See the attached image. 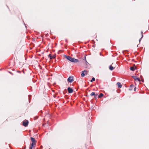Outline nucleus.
Returning a JSON list of instances; mask_svg holds the SVG:
<instances>
[{
	"instance_id": "7ed1b4c3",
	"label": "nucleus",
	"mask_w": 149,
	"mask_h": 149,
	"mask_svg": "<svg viewBox=\"0 0 149 149\" xmlns=\"http://www.w3.org/2000/svg\"><path fill=\"white\" fill-rule=\"evenodd\" d=\"M85 74H87V72L86 70H84L81 72V76L82 77H84L85 76Z\"/></svg>"
},
{
	"instance_id": "6e6552de",
	"label": "nucleus",
	"mask_w": 149,
	"mask_h": 149,
	"mask_svg": "<svg viewBox=\"0 0 149 149\" xmlns=\"http://www.w3.org/2000/svg\"><path fill=\"white\" fill-rule=\"evenodd\" d=\"M36 143H32L30 145V146L29 148V149H32L33 147H34V146L36 145Z\"/></svg>"
},
{
	"instance_id": "39448f33",
	"label": "nucleus",
	"mask_w": 149,
	"mask_h": 149,
	"mask_svg": "<svg viewBox=\"0 0 149 149\" xmlns=\"http://www.w3.org/2000/svg\"><path fill=\"white\" fill-rule=\"evenodd\" d=\"M48 57L50 58V59L51 60L53 58H56V56L55 55H54L52 56L51 54H49L48 55Z\"/></svg>"
},
{
	"instance_id": "2eb2a0df",
	"label": "nucleus",
	"mask_w": 149,
	"mask_h": 149,
	"mask_svg": "<svg viewBox=\"0 0 149 149\" xmlns=\"http://www.w3.org/2000/svg\"><path fill=\"white\" fill-rule=\"evenodd\" d=\"M95 80V78L94 77H93L92 79L91 80V82H92L93 81H94Z\"/></svg>"
},
{
	"instance_id": "5701e85b",
	"label": "nucleus",
	"mask_w": 149,
	"mask_h": 149,
	"mask_svg": "<svg viewBox=\"0 0 149 149\" xmlns=\"http://www.w3.org/2000/svg\"><path fill=\"white\" fill-rule=\"evenodd\" d=\"M100 55H101V53H100Z\"/></svg>"
},
{
	"instance_id": "f03ea898",
	"label": "nucleus",
	"mask_w": 149,
	"mask_h": 149,
	"mask_svg": "<svg viewBox=\"0 0 149 149\" xmlns=\"http://www.w3.org/2000/svg\"><path fill=\"white\" fill-rule=\"evenodd\" d=\"M67 81L70 83H72L74 81L73 77L72 76L69 77Z\"/></svg>"
},
{
	"instance_id": "1a4fd4ad",
	"label": "nucleus",
	"mask_w": 149,
	"mask_h": 149,
	"mask_svg": "<svg viewBox=\"0 0 149 149\" xmlns=\"http://www.w3.org/2000/svg\"><path fill=\"white\" fill-rule=\"evenodd\" d=\"M117 85L118 86V88H120L122 87V85L119 82L117 83Z\"/></svg>"
},
{
	"instance_id": "4be33fe9",
	"label": "nucleus",
	"mask_w": 149,
	"mask_h": 149,
	"mask_svg": "<svg viewBox=\"0 0 149 149\" xmlns=\"http://www.w3.org/2000/svg\"><path fill=\"white\" fill-rule=\"evenodd\" d=\"M138 45H139V44H138V45H137V47H138Z\"/></svg>"
},
{
	"instance_id": "412c9836",
	"label": "nucleus",
	"mask_w": 149,
	"mask_h": 149,
	"mask_svg": "<svg viewBox=\"0 0 149 149\" xmlns=\"http://www.w3.org/2000/svg\"><path fill=\"white\" fill-rule=\"evenodd\" d=\"M141 81H142L143 82H144V80H143V79H142V80H141Z\"/></svg>"
},
{
	"instance_id": "f8f14e48",
	"label": "nucleus",
	"mask_w": 149,
	"mask_h": 149,
	"mask_svg": "<svg viewBox=\"0 0 149 149\" xmlns=\"http://www.w3.org/2000/svg\"><path fill=\"white\" fill-rule=\"evenodd\" d=\"M103 94L102 93H100L98 97L99 98H101V97H103Z\"/></svg>"
},
{
	"instance_id": "0eeeda50",
	"label": "nucleus",
	"mask_w": 149,
	"mask_h": 149,
	"mask_svg": "<svg viewBox=\"0 0 149 149\" xmlns=\"http://www.w3.org/2000/svg\"><path fill=\"white\" fill-rule=\"evenodd\" d=\"M134 88V90L135 91V87H134L133 84H132L130 86L129 88V90L130 91L132 90Z\"/></svg>"
},
{
	"instance_id": "423d86ee",
	"label": "nucleus",
	"mask_w": 149,
	"mask_h": 149,
	"mask_svg": "<svg viewBox=\"0 0 149 149\" xmlns=\"http://www.w3.org/2000/svg\"><path fill=\"white\" fill-rule=\"evenodd\" d=\"M67 90L68 93H72L73 92V89L70 87H68L67 88Z\"/></svg>"
},
{
	"instance_id": "dca6fc26",
	"label": "nucleus",
	"mask_w": 149,
	"mask_h": 149,
	"mask_svg": "<svg viewBox=\"0 0 149 149\" xmlns=\"http://www.w3.org/2000/svg\"><path fill=\"white\" fill-rule=\"evenodd\" d=\"M141 34H142V37H141V38L139 40V42H140L141 41V39H142V38L143 37V32H142V31H141Z\"/></svg>"
},
{
	"instance_id": "ddd939ff",
	"label": "nucleus",
	"mask_w": 149,
	"mask_h": 149,
	"mask_svg": "<svg viewBox=\"0 0 149 149\" xmlns=\"http://www.w3.org/2000/svg\"><path fill=\"white\" fill-rule=\"evenodd\" d=\"M130 70L132 71H134V70H135L134 68L133 67H130Z\"/></svg>"
},
{
	"instance_id": "6ab92c4d",
	"label": "nucleus",
	"mask_w": 149,
	"mask_h": 149,
	"mask_svg": "<svg viewBox=\"0 0 149 149\" xmlns=\"http://www.w3.org/2000/svg\"><path fill=\"white\" fill-rule=\"evenodd\" d=\"M136 80L139 81V82H140V79L138 77L136 79Z\"/></svg>"
},
{
	"instance_id": "f3484780",
	"label": "nucleus",
	"mask_w": 149,
	"mask_h": 149,
	"mask_svg": "<svg viewBox=\"0 0 149 149\" xmlns=\"http://www.w3.org/2000/svg\"><path fill=\"white\" fill-rule=\"evenodd\" d=\"M95 92H92L90 94V95L91 96H94L95 95Z\"/></svg>"
},
{
	"instance_id": "9d476101",
	"label": "nucleus",
	"mask_w": 149,
	"mask_h": 149,
	"mask_svg": "<svg viewBox=\"0 0 149 149\" xmlns=\"http://www.w3.org/2000/svg\"><path fill=\"white\" fill-rule=\"evenodd\" d=\"M31 139L32 142V143H36V140L34 138L31 137Z\"/></svg>"
},
{
	"instance_id": "4468645a",
	"label": "nucleus",
	"mask_w": 149,
	"mask_h": 149,
	"mask_svg": "<svg viewBox=\"0 0 149 149\" xmlns=\"http://www.w3.org/2000/svg\"><path fill=\"white\" fill-rule=\"evenodd\" d=\"M132 77L136 81V79L137 78V77L135 76H132Z\"/></svg>"
},
{
	"instance_id": "f257e3e1",
	"label": "nucleus",
	"mask_w": 149,
	"mask_h": 149,
	"mask_svg": "<svg viewBox=\"0 0 149 149\" xmlns=\"http://www.w3.org/2000/svg\"><path fill=\"white\" fill-rule=\"evenodd\" d=\"M65 57L67 60L72 62L74 63H77L79 61L78 59H75L74 58L71 57L69 56L65 55Z\"/></svg>"
},
{
	"instance_id": "aec40b11",
	"label": "nucleus",
	"mask_w": 149,
	"mask_h": 149,
	"mask_svg": "<svg viewBox=\"0 0 149 149\" xmlns=\"http://www.w3.org/2000/svg\"><path fill=\"white\" fill-rule=\"evenodd\" d=\"M30 96H31V95H29V99H30Z\"/></svg>"
},
{
	"instance_id": "9b49d317",
	"label": "nucleus",
	"mask_w": 149,
	"mask_h": 149,
	"mask_svg": "<svg viewBox=\"0 0 149 149\" xmlns=\"http://www.w3.org/2000/svg\"><path fill=\"white\" fill-rule=\"evenodd\" d=\"M109 69L111 70L112 71L113 70L114 68L111 65H110L109 67Z\"/></svg>"
},
{
	"instance_id": "20e7f679",
	"label": "nucleus",
	"mask_w": 149,
	"mask_h": 149,
	"mask_svg": "<svg viewBox=\"0 0 149 149\" xmlns=\"http://www.w3.org/2000/svg\"><path fill=\"white\" fill-rule=\"evenodd\" d=\"M29 123V122L27 120H26L25 121H23V125L24 127H26Z\"/></svg>"
},
{
	"instance_id": "a211bd4d",
	"label": "nucleus",
	"mask_w": 149,
	"mask_h": 149,
	"mask_svg": "<svg viewBox=\"0 0 149 149\" xmlns=\"http://www.w3.org/2000/svg\"><path fill=\"white\" fill-rule=\"evenodd\" d=\"M97 95H98L97 94H95V95H94V97L96 99L97 98Z\"/></svg>"
}]
</instances>
